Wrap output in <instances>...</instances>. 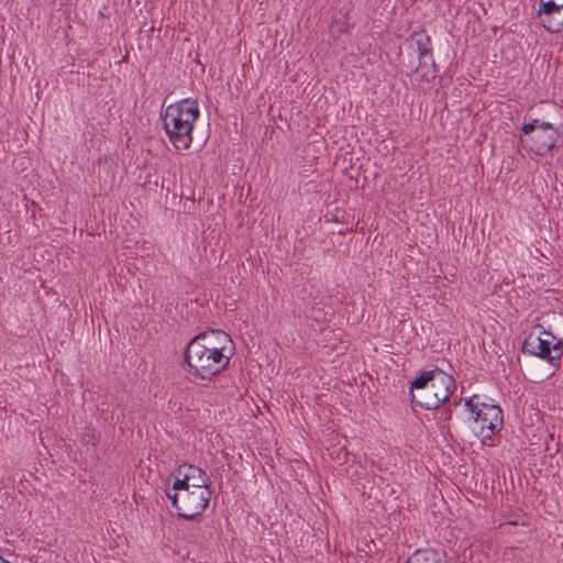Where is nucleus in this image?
I'll return each instance as SVG.
<instances>
[{
  "instance_id": "f257e3e1",
  "label": "nucleus",
  "mask_w": 563,
  "mask_h": 563,
  "mask_svg": "<svg viewBox=\"0 0 563 563\" xmlns=\"http://www.w3.org/2000/svg\"><path fill=\"white\" fill-rule=\"evenodd\" d=\"M234 352V342L227 332H201L186 347L185 371L194 382H211L227 369Z\"/></svg>"
},
{
  "instance_id": "f03ea898",
  "label": "nucleus",
  "mask_w": 563,
  "mask_h": 563,
  "mask_svg": "<svg viewBox=\"0 0 563 563\" xmlns=\"http://www.w3.org/2000/svg\"><path fill=\"white\" fill-rule=\"evenodd\" d=\"M199 115L198 102L192 99H183L166 107L162 114L163 128L176 151L190 148L194 126Z\"/></svg>"
},
{
  "instance_id": "7ed1b4c3",
  "label": "nucleus",
  "mask_w": 563,
  "mask_h": 563,
  "mask_svg": "<svg viewBox=\"0 0 563 563\" xmlns=\"http://www.w3.org/2000/svg\"><path fill=\"white\" fill-rule=\"evenodd\" d=\"M455 386V379L441 369L422 372L411 383V397L420 407L435 409L450 398Z\"/></svg>"
},
{
  "instance_id": "20e7f679",
  "label": "nucleus",
  "mask_w": 563,
  "mask_h": 563,
  "mask_svg": "<svg viewBox=\"0 0 563 563\" xmlns=\"http://www.w3.org/2000/svg\"><path fill=\"white\" fill-rule=\"evenodd\" d=\"M467 420L472 431L483 441L490 439L503 428V411L499 406L481 401L474 395L465 400Z\"/></svg>"
},
{
  "instance_id": "39448f33",
  "label": "nucleus",
  "mask_w": 563,
  "mask_h": 563,
  "mask_svg": "<svg viewBox=\"0 0 563 563\" xmlns=\"http://www.w3.org/2000/svg\"><path fill=\"white\" fill-rule=\"evenodd\" d=\"M521 131V144L538 156L549 154L563 140L559 129L554 128L551 123L538 119L523 124Z\"/></svg>"
},
{
  "instance_id": "423d86ee",
  "label": "nucleus",
  "mask_w": 563,
  "mask_h": 563,
  "mask_svg": "<svg viewBox=\"0 0 563 563\" xmlns=\"http://www.w3.org/2000/svg\"><path fill=\"white\" fill-rule=\"evenodd\" d=\"M212 496L209 486L168 492L173 507L177 510L179 517L191 520L201 516L207 509Z\"/></svg>"
},
{
  "instance_id": "0eeeda50",
  "label": "nucleus",
  "mask_w": 563,
  "mask_h": 563,
  "mask_svg": "<svg viewBox=\"0 0 563 563\" xmlns=\"http://www.w3.org/2000/svg\"><path fill=\"white\" fill-rule=\"evenodd\" d=\"M522 347L525 352L547 360L554 366L559 365L563 355L562 341L545 330H542L539 334H529L525 340Z\"/></svg>"
},
{
  "instance_id": "6e6552de",
  "label": "nucleus",
  "mask_w": 563,
  "mask_h": 563,
  "mask_svg": "<svg viewBox=\"0 0 563 563\" xmlns=\"http://www.w3.org/2000/svg\"><path fill=\"white\" fill-rule=\"evenodd\" d=\"M412 40L418 51L419 64L413 65L411 70L417 74L421 80L429 81L434 78L437 73V66L432 56L431 37L424 30H420L412 33Z\"/></svg>"
},
{
  "instance_id": "1a4fd4ad",
  "label": "nucleus",
  "mask_w": 563,
  "mask_h": 563,
  "mask_svg": "<svg viewBox=\"0 0 563 563\" xmlns=\"http://www.w3.org/2000/svg\"><path fill=\"white\" fill-rule=\"evenodd\" d=\"M172 476L174 477L172 492L206 487L210 482L206 472L192 464L179 465Z\"/></svg>"
},
{
  "instance_id": "9d476101",
  "label": "nucleus",
  "mask_w": 563,
  "mask_h": 563,
  "mask_svg": "<svg viewBox=\"0 0 563 563\" xmlns=\"http://www.w3.org/2000/svg\"><path fill=\"white\" fill-rule=\"evenodd\" d=\"M537 15L548 32H563V0H540Z\"/></svg>"
},
{
  "instance_id": "9b49d317",
  "label": "nucleus",
  "mask_w": 563,
  "mask_h": 563,
  "mask_svg": "<svg viewBox=\"0 0 563 563\" xmlns=\"http://www.w3.org/2000/svg\"><path fill=\"white\" fill-rule=\"evenodd\" d=\"M406 563H448L444 555L433 549H419L416 550Z\"/></svg>"
},
{
  "instance_id": "f8f14e48",
  "label": "nucleus",
  "mask_w": 563,
  "mask_h": 563,
  "mask_svg": "<svg viewBox=\"0 0 563 563\" xmlns=\"http://www.w3.org/2000/svg\"><path fill=\"white\" fill-rule=\"evenodd\" d=\"M349 31V22L345 19H332L330 32L334 37H339Z\"/></svg>"
},
{
  "instance_id": "ddd939ff",
  "label": "nucleus",
  "mask_w": 563,
  "mask_h": 563,
  "mask_svg": "<svg viewBox=\"0 0 563 563\" xmlns=\"http://www.w3.org/2000/svg\"><path fill=\"white\" fill-rule=\"evenodd\" d=\"M0 563H9L7 560H4L2 556H0Z\"/></svg>"
}]
</instances>
